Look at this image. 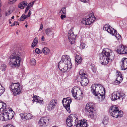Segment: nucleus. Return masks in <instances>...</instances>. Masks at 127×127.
Here are the masks:
<instances>
[{
	"instance_id": "nucleus-8",
	"label": "nucleus",
	"mask_w": 127,
	"mask_h": 127,
	"mask_svg": "<svg viewBox=\"0 0 127 127\" xmlns=\"http://www.w3.org/2000/svg\"><path fill=\"white\" fill-rule=\"evenodd\" d=\"M77 120V118L75 115L73 114L70 115L67 118L66 120V124L68 126L71 127Z\"/></svg>"
},
{
	"instance_id": "nucleus-43",
	"label": "nucleus",
	"mask_w": 127,
	"mask_h": 127,
	"mask_svg": "<svg viewBox=\"0 0 127 127\" xmlns=\"http://www.w3.org/2000/svg\"><path fill=\"white\" fill-rule=\"evenodd\" d=\"M12 12V11H11L10 10H8V11H6L5 13V16H7L11 14Z\"/></svg>"
},
{
	"instance_id": "nucleus-5",
	"label": "nucleus",
	"mask_w": 127,
	"mask_h": 127,
	"mask_svg": "<svg viewBox=\"0 0 127 127\" xmlns=\"http://www.w3.org/2000/svg\"><path fill=\"white\" fill-rule=\"evenodd\" d=\"M9 88L14 96L19 95L22 92V88L19 83H11L9 86Z\"/></svg>"
},
{
	"instance_id": "nucleus-54",
	"label": "nucleus",
	"mask_w": 127,
	"mask_h": 127,
	"mask_svg": "<svg viewBox=\"0 0 127 127\" xmlns=\"http://www.w3.org/2000/svg\"><path fill=\"white\" fill-rule=\"evenodd\" d=\"M14 23H15V25H19V23L17 22H15Z\"/></svg>"
},
{
	"instance_id": "nucleus-53",
	"label": "nucleus",
	"mask_w": 127,
	"mask_h": 127,
	"mask_svg": "<svg viewBox=\"0 0 127 127\" xmlns=\"http://www.w3.org/2000/svg\"><path fill=\"white\" fill-rule=\"evenodd\" d=\"M1 0H0V10L1 9Z\"/></svg>"
},
{
	"instance_id": "nucleus-35",
	"label": "nucleus",
	"mask_w": 127,
	"mask_h": 127,
	"mask_svg": "<svg viewBox=\"0 0 127 127\" xmlns=\"http://www.w3.org/2000/svg\"><path fill=\"white\" fill-rule=\"evenodd\" d=\"M102 123L104 125H106L108 123V119L107 118H104L102 122Z\"/></svg>"
},
{
	"instance_id": "nucleus-34",
	"label": "nucleus",
	"mask_w": 127,
	"mask_h": 127,
	"mask_svg": "<svg viewBox=\"0 0 127 127\" xmlns=\"http://www.w3.org/2000/svg\"><path fill=\"white\" fill-rule=\"evenodd\" d=\"M26 113H22L20 114V115L22 119H26Z\"/></svg>"
},
{
	"instance_id": "nucleus-63",
	"label": "nucleus",
	"mask_w": 127,
	"mask_h": 127,
	"mask_svg": "<svg viewBox=\"0 0 127 127\" xmlns=\"http://www.w3.org/2000/svg\"><path fill=\"white\" fill-rule=\"evenodd\" d=\"M14 0V1H15V2L17 0Z\"/></svg>"
},
{
	"instance_id": "nucleus-19",
	"label": "nucleus",
	"mask_w": 127,
	"mask_h": 127,
	"mask_svg": "<svg viewBox=\"0 0 127 127\" xmlns=\"http://www.w3.org/2000/svg\"><path fill=\"white\" fill-rule=\"evenodd\" d=\"M86 18L87 22L88 23L87 24L89 25L93 22L96 19V18L94 16L93 14L92 13L86 17Z\"/></svg>"
},
{
	"instance_id": "nucleus-62",
	"label": "nucleus",
	"mask_w": 127,
	"mask_h": 127,
	"mask_svg": "<svg viewBox=\"0 0 127 127\" xmlns=\"http://www.w3.org/2000/svg\"><path fill=\"white\" fill-rule=\"evenodd\" d=\"M52 127H58L56 126H53Z\"/></svg>"
},
{
	"instance_id": "nucleus-26",
	"label": "nucleus",
	"mask_w": 127,
	"mask_h": 127,
	"mask_svg": "<svg viewBox=\"0 0 127 127\" xmlns=\"http://www.w3.org/2000/svg\"><path fill=\"white\" fill-rule=\"evenodd\" d=\"M82 61V59L81 57L78 55H76L75 57L76 64H79L81 63Z\"/></svg>"
},
{
	"instance_id": "nucleus-10",
	"label": "nucleus",
	"mask_w": 127,
	"mask_h": 127,
	"mask_svg": "<svg viewBox=\"0 0 127 127\" xmlns=\"http://www.w3.org/2000/svg\"><path fill=\"white\" fill-rule=\"evenodd\" d=\"M79 73L80 75L81 76V78L82 79L80 82L81 85L83 86H86L89 82V80L87 77L86 74L81 71H80Z\"/></svg>"
},
{
	"instance_id": "nucleus-55",
	"label": "nucleus",
	"mask_w": 127,
	"mask_h": 127,
	"mask_svg": "<svg viewBox=\"0 0 127 127\" xmlns=\"http://www.w3.org/2000/svg\"><path fill=\"white\" fill-rule=\"evenodd\" d=\"M15 23H14L13 24H12L11 25V27H12L13 26H14V25H15Z\"/></svg>"
},
{
	"instance_id": "nucleus-47",
	"label": "nucleus",
	"mask_w": 127,
	"mask_h": 127,
	"mask_svg": "<svg viewBox=\"0 0 127 127\" xmlns=\"http://www.w3.org/2000/svg\"><path fill=\"white\" fill-rule=\"evenodd\" d=\"M35 52L36 53L38 54L39 53H41L42 51H41L39 49L37 48L35 50Z\"/></svg>"
},
{
	"instance_id": "nucleus-22",
	"label": "nucleus",
	"mask_w": 127,
	"mask_h": 127,
	"mask_svg": "<svg viewBox=\"0 0 127 127\" xmlns=\"http://www.w3.org/2000/svg\"><path fill=\"white\" fill-rule=\"evenodd\" d=\"M6 110L8 114V115L9 116V117L10 119H11L13 117L14 112L13 110L12 109L10 108H6Z\"/></svg>"
},
{
	"instance_id": "nucleus-4",
	"label": "nucleus",
	"mask_w": 127,
	"mask_h": 127,
	"mask_svg": "<svg viewBox=\"0 0 127 127\" xmlns=\"http://www.w3.org/2000/svg\"><path fill=\"white\" fill-rule=\"evenodd\" d=\"M100 85L98 84L97 85H92L91 87V91L93 94L97 96L98 98L103 99L105 98V90L102 86H98Z\"/></svg>"
},
{
	"instance_id": "nucleus-40",
	"label": "nucleus",
	"mask_w": 127,
	"mask_h": 127,
	"mask_svg": "<svg viewBox=\"0 0 127 127\" xmlns=\"http://www.w3.org/2000/svg\"><path fill=\"white\" fill-rule=\"evenodd\" d=\"M6 65L4 64H2L1 65L0 69L2 71H5L6 70Z\"/></svg>"
},
{
	"instance_id": "nucleus-49",
	"label": "nucleus",
	"mask_w": 127,
	"mask_h": 127,
	"mask_svg": "<svg viewBox=\"0 0 127 127\" xmlns=\"http://www.w3.org/2000/svg\"><path fill=\"white\" fill-rule=\"evenodd\" d=\"M31 11H32L31 9H30L29 10V12H28V16L29 17L30 16V15H31V14H32Z\"/></svg>"
},
{
	"instance_id": "nucleus-11",
	"label": "nucleus",
	"mask_w": 127,
	"mask_h": 127,
	"mask_svg": "<svg viewBox=\"0 0 127 127\" xmlns=\"http://www.w3.org/2000/svg\"><path fill=\"white\" fill-rule=\"evenodd\" d=\"M125 97V94L121 92H117L116 93L114 92L112 94V100L113 101L120 98L123 99Z\"/></svg>"
},
{
	"instance_id": "nucleus-14",
	"label": "nucleus",
	"mask_w": 127,
	"mask_h": 127,
	"mask_svg": "<svg viewBox=\"0 0 127 127\" xmlns=\"http://www.w3.org/2000/svg\"><path fill=\"white\" fill-rule=\"evenodd\" d=\"M68 39L71 44H73L75 42L76 36L73 34V30H70L68 34Z\"/></svg>"
},
{
	"instance_id": "nucleus-41",
	"label": "nucleus",
	"mask_w": 127,
	"mask_h": 127,
	"mask_svg": "<svg viewBox=\"0 0 127 127\" xmlns=\"http://www.w3.org/2000/svg\"><path fill=\"white\" fill-rule=\"evenodd\" d=\"M25 16V14H23L19 20V21H24L25 19L24 17Z\"/></svg>"
},
{
	"instance_id": "nucleus-28",
	"label": "nucleus",
	"mask_w": 127,
	"mask_h": 127,
	"mask_svg": "<svg viewBox=\"0 0 127 127\" xmlns=\"http://www.w3.org/2000/svg\"><path fill=\"white\" fill-rule=\"evenodd\" d=\"M6 106L5 103L2 102H0V112L4 111V109L6 108Z\"/></svg>"
},
{
	"instance_id": "nucleus-3",
	"label": "nucleus",
	"mask_w": 127,
	"mask_h": 127,
	"mask_svg": "<svg viewBox=\"0 0 127 127\" xmlns=\"http://www.w3.org/2000/svg\"><path fill=\"white\" fill-rule=\"evenodd\" d=\"M21 54L20 53H12L8 59V64L13 67H19L21 62Z\"/></svg>"
},
{
	"instance_id": "nucleus-27",
	"label": "nucleus",
	"mask_w": 127,
	"mask_h": 127,
	"mask_svg": "<svg viewBox=\"0 0 127 127\" xmlns=\"http://www.w3.org/2000/svg\"><path fill=\"white\" fill-rule=\"evenodd\" d=\"M28 3L26 1H22L18 5V7L21 9H23L24 7H26Z\"/></svg>"
},
{
	"instance_id": "nucleus-60",
	"label": "nucleus",
	"mask_w": 127,
	"mask_h": 127,
	"mask_svg": "<svg viewBox=\"0 0 127 127\" xmlns=\"http://www.w3.org/2000/svg\"><path fill=\"white\" fill-rule=\"evenodd\" d=\"M14 16H12V17H11V19H14Z\"/></svg>"
},
{
	"instance_id": "nucleus-15",
	"label": "nucleus",
	"mask_w": 127,
	"mask_h": 127,
	"mask_svg": "<svg viewBox=\"0 0 127 127\" xmlns=\"http://www.w3.org/2000/svg\"><path fill=\"white\" fill-rule=\"evenodd\" d=\"M115 51L120 54H127V47L124 46L120 45L115 50Z\"/></svg>"
},
{
	"instance_id": "nucleus-2",
	"label": "nucleus",
	"mask_w": 127,
	"mask_h": 127,
	"mask_svg": "<svg viewBox=\"0 0 127 127\" xmlns=\"http://www.w3.org/2000/svg\"><path fill=\"white\" fill-rule=\"evenodd\" d=\"M112 56V59H113L114 54L112 53L111 50L108 48H105L103 50L102 53L99 54V59L102 64H107L110 60V57Z\"/></svg>"
},
{
	"instance_id": "nucleus-6",
	"label": "nucleus",
	"mask_w": 127,
	"mask_h": 127,
	"mask_svg": "<svg viewBox=\"0 0 127 127\" xmlns=\"http://www.w3.org/2000/svg\"><path fill=\"white\" fill-rule=\"evenodd\" d=\"M109 112L111 116L116 118L122 117L123 114V111L121 110L119 111L118 108L115 105L111 107Z\"/></svg>"
},
{
	"instance_id": "nucleus-24",
	"label": "nucleus",
	"mask_w": 127,
	"mask_h": 127,
	"mask_svg": "<svg viewBox=\"0 0 127 127\" xmlns=\"http://www.w3.org/2000/svg\"><path fill=\"white\" fill-rule=\"evenodd\" d=\"M78 90H79V88L76 87H74L73 88L71 91V92L74 97L75 96L79 94V92L78 91Z\"/></svg>"
},
{
	"instance_id": "nucleus-59",
	"label": "nucleus",
	"mask_w": 127,
	"mask_h": 127,
	"mask_svg": "<svg viewBox=\"0 0 127 127\" xmlns=\"http://www.w3.org/2000/svg\"><path fill=\"white\" fill-rule=\"evenodd\" d=\"M3 87L1 85L0 83V88H1Z\"/></svg>"
},
{
	"instance_id": "nucleus-46",
	"label": "nucleus",
	"mask_w": 127,
	"mask_h": 127,
	"mask_svg": "<svg viewBox=\"0 0 127 127\" xmlns=\"http://www.w3.org/2000/svg\"><path fill=\"white\" fill-rule=\"evenodd\" d=\"M85 47V44L83 42L81 43L80 46V48L82 49H84Z\"/></svg>"
},
{
	"instance_id": "nucleus-16",
	"label": "nucleus",
	"mask_w": 127,
	"mask_h": 127,
	"mask_svg": "<svg viewBox=\"0 0 127 127\" xmlns=\"http://www.w3.org/2000/svg\"><path fill=\"white\" fill-rule=\"evenodd\" d=\"M57 100L54 99H52L48 104L47 109L49 111H51L54 109L56 106L57 104Z\"/></svg>"
},
{
	"instance_id": "nucleus-25",
	"label": "nucleus",
	"mask_w": 127,
	"mask_h": 127,
	"mask_svg": "<svg viewBox=\"0 0 127 127\" xmlns=\"http://www.w3.org/2000/svg\"><path fill=\"white\" fill-rule=\"evenodd\" d=\"M107 31L109 33L111 34L112 35L115 34L117 32L116 30H114L111 26H109L108 29H107Z\"/></svg>"
},
{
	"instance_id": "nucleus-31",
	"label": "nucleus",
	"mask_w": 127,
	"mask_h": 127,
	"mask_svg": "<svg viewBox=\"0 0 127 127\" xmlns=\"http://www.w3.org/2000/svg\"><path fill=\"white\" fill-rule=\"evenodd\" d=\"M80 95H79V94H78L74 97L76 99L78 100H81L83 98V94L82 93H81L80 94Z\"/></svg>"
},
{
	"instance_id": "nucleus-23",
	"label": "nucleus",
	"mask_w": 127,
	"mask_h": 127,
	"mask_svg": "<svg viewBox=\"0 0 127 127\" xmlns=\"http://www.w3.org/2000/svg\"><path fill=\"white\" fill-rule=\"evenodd\" d=\"M46 34L48 36H53L54 33L53 30L51 28H48L46 29L45 31Z\"/></svg>"
},
{
	"instance_id": "nucleus-44",
	"label": "nucleus",
	"mask_w": 127,
	"mask_h": 127,
	"mask_svg": "<svg viewBox=\"0 0 127 127\" xmlns=\"http://www.w3.org/2000/svg\"><path fill=\"white\" fill-rule=\"evenodd\" d=\"M5 91V88L4 87H2L0 89V95L2 94Z\"/></svg>"
},
{
	"instance_id": "nucleus-61",
	"label": "nucleus",
	"mask_w": 127,
	"mask_h": 127,
	"mask_svg": "<svg viewBox=\"0 0 127 127\" xmlns=\"http://www.w3.org/2000/svg\"><path fill=\"white\" fill-rule=\"evenodd\" d=\"M27 26H28V25H25V27H26V28L27 27Z\"/></svg>"
},
{
	"instance_id": "nucleus-50",
	"label": "nucleus",
	"mask_w": 127,
	"mask_h": 127,
	"mask_svg": "<svg viewBox=\"0 0 127 127\" xmlns=\"http://www.w3.org/2000/svg\"><path fill=\"white\" fill-rule=\"evenodd\" d=\"M61 18L62 19H64V18H65L66 17V16L65 15H62L61 16Z\"/></svg>"
},
{
	"instance_id": "nucleus-9",
	"label": "nucleus",
	"mask_w": 127,
	"mask_h": 127,
	"mask_svg": "<svg viewBox=\"0 0 127 127\" xmlns=\"http://www.w3.org/2000/svg\"><path fill=\"white\" fill-rule=\"evenodd\" d=\"M72 101V100L70 97H69L64 98L62 100L64 106L69 113L71 112L70 106V104Z\"/></svg>"
},
{
	"instance_id": "nucleus-42",
	"label": "nucleus",
	"mask_w": 127,
	"mask_h": 127,
	"mask_svg": "<svg viewBox=\"0 0 127 127\" xmlns=\"http://www.w3.org/2000/svg\"><path fill=\"white\" fill-rule=\"evenodd\" d=\"M26 115V120L31 119L32 118V114L30 113H28V114H27V113Z\"/></svg>"
},
{
	"instance_id": "nucleus-56",
	"label": "nucleus",
	"mask_w": 127,
	"mask_h": 127,
	"mask_svg": "<svg viewBox=\"0 0 127 127\" xmlns=\"http://www.w3.org/2000/svg\"><path fill=\"white\" fill-rule=\"evenodd\" d=\"M80 1L83 2H86V0H79Z\"/></svg>"
},
{
	"instance_id": "nucleus-13",
	"label": "nucleus",
	"mask_w": 127,
	"mask_h": 127,
	"mask_svg": "<svg viewBox=\"0 0 127 127\" xmlns=\"http://www.w3.org/2000/svg\"><path fill=\"white\" fill-rule=\"evenodd\" d=\"M76 127H87V120H81L77 121L74 123Z\"/></svg>"
},
{
	"instance_id": "nucleus-36",
	"label": "nucleus",
	"mask_w": 127,
	"mask_h": 127,
	"mask_svg": "<svg viewBox=\"0 0 127 127\" xmlns=\"http://www.w3.org/2000/svg\"><path fill=\"white\" fill-rule=\"evenodd\" d=\"M60 13L64 14L66 13V7H64L62 8L60 12Z\"/></svg>"
},
{
	"instance_id": "nucleus-38",
	"label": "nucleus",
	"mask_w": 127,
	"mask_h": 127,
	"mask_svg": "<svg viewBox=\"0 0 127 127\" xmlns=\"http://www.w3.org/2000/svg\"><path fill=\"white\" fill-rule=\"evenodd\" d=\"M36 61L35 60L33 59H32L31 60V64L32 65H34L35 64Z\"/></svg>"
},
{
	"instance_id": "nucleus-39",
	"label": "nucleus",
	"mask_w": 127,
	"mask_h": 127,
	"mask_svg": "<svg viewBox=\"0 0 127 127\" xmlns=\"http://www.w3.org/2000/svg\"><path fill=\"white\" fill-rule=\"evenodd\" d=\"M115 35V37L118 39H119L121 38V36L120 35L119 33L117 34V32H116L114 34Z\"/></svg>"
},
{
	"instance_id": "nucleus-18",
	"label": "nucleus",
	"mask_w": 127,
	"mask_h": 127,
	"mask_svg": "<svg viewBox=\"0 0 127 127\" xmlns=\"http://www.w3.org/2000/svg\"><path fill=\"white\" fill-rule=\"evenodd\" d=\"M116 75L115 81L114 82V84L115 85L119 84L123 80L122 76L120 72H118Z\"/></svg>"
},
{
	"instance_id": "nucleus-33",
	"label": "nucleus",
	"mask_w": 127,
	"mask_h": 127,
	"mask_svg": "<svg viewBox=\"0 0 127 127\" xmlns=\"http://www.w3.org/2000/svg\"><path fill=\"white\" fill-rule=\"evenodd\" d=\"M81 23H82L84 24L85 25H88L87 24L88 23L87 22L86 17L85 18H83L81 20Z\"/></svg>"
},
{
	"instance_id": "nucleus-17",
	"label": "nucleus",
	"mask_w": 127,
	"mask_h": 127,
	"mask_svg": "<svg viewBox=\"0 0 127 127\" xmlns=\"http://www.w3.org/2000/svg\"><path fill=\"white\" fill-rule=\"evenodd\" d=\"M3 112L0 114V120L1 121L8 120H9V116L6 110V108L4 109Z\"/></svg>"
},
{
	"instance_id": "nucleus-52",
	"label": "nucleus",
	"mask_w": 127,
	"mask_h": 127,
	"mask_svg": "<svg viewBox=\"0 0 127 127\" xmlns=\"http://www.w3.org/2000/svg\"><path fill=\"white\" fill-rule=\"evenodd\" d=\"M45 40V38L43 36H42L41 37V41H44Z\"/></svg>"
},
{
	"instance_id": "nucleus-57",
	"label": "nucleus",
	"mask_w": 127,
	"mask_h": 127,
	"mask_svg": "<svg viewBox=\"0 0 127 127\" xmlns=\"http://www.w3.org/2000/svg\"><path fill=\"white\" fill-rule=\"evenodd\" d=\"M24 17H25V19H26V18L28 17H29V16H28V15H25V16Z\"/></svg>"
},
{
	"instance_id": "nucleus-32",
	"label": "nucleus",
	"mask_w": 127,
	"mask_h": 127,
	"mask_svg": "<svg viewBox=\"0 0 127 127\" xmlns=\"http://www.w3.org/2000/svg\"><path fill=\"white\" fill-rule=\"evenodd\" d=\"M38 43L37 38L35 37L34 38L33 42L31 45V47L32 48L35 47Z\"/></svg>"
},
{
	"instance_id": "nucleus-7",
	"label": "nucleus",
	"mask_w": 127,
	"mask_h": 127,
	"mask_svg": "<svg viewBox=\"0 0 127 127\" xmlns=\"http://www.w3.org/2000/svg\"><path fill=\"white\" fill-rule=\"evenodd\" d=\"M92 104L89 103L86 105L85 111L88 112L90 117L92 119H95L96 118L97 115L96 111L94 110Z\"/></svg>"
},
{
	"instance_id": "nucleus-12",
	"label": "nucleus",
	"mask_w": 127,
	"mask_h": 127,
	"mask_svg": "<svg viewBox=\"0 0 127 127\" xmlns=\"http://www.w3.org/2000/svg\"><path fill=\"white\" fill-rule=\"evenodd\" d=\"M49 118L48 117L41 118L39 120L38 124L40 127H45L49 123Z\"/></svg>"
},
{
	"instance_id": "nucleus-45",
	"label": "nucleus",
	"mask_w": 127,
	"mask_h": 127,
	"mask_svg": "<svg viewBox=\"0 0 127 127\" xmlns=\"http://www.w3.org/2000/svg\"><path fill=\"white\" fill-rule=\"evenodd\" d=\"M109 25L108 24H106L105 25L103 26V29L104 30L107 31V29H108Z\"/></svg>"
},
{
	"instance_id": "nucleus-64",
	"label": "nucleus",
	"mask_w": 127,
	"mask_h": 127,
	"mask_svg": "<svg viewBox=\"0 0 127 127\" xmlns=\"http://www.w3.org/2000/svg\"><path fill=\"white\" fill-rule=\"evenodd\" d=\"M1 16V15H0V17Z\"/></svg>"
},
{
	"instance_id": "nucleus-21",
	"label": "nucleus",
	"mask_w": 127,
	"mask_h": 127,
	"mask_svg": "<svg viewBox=\"0 0 127 127\" xmlns=\"http://www.w3.org/2000/svg\"><path fill=\"white\" fill-rule=\"evenodd\" d=\"M122 68L125 70L127 69V58H123L120 63Z\"/></svg>"
},
{
	"instance_id": "nucleus-51",
	"label": "nucleus",
	"mask_w": 127,
	"mask_h": 127,
	"mask_svg": "<svg viewBox=\"0 0 127 127\" xmlns=\"http://www.w3.org/2000/svg\"><path fill=\"white\" fill-rule=\"evenodd\" d=\"M43 28V25L42 24H41L40 26V28L39 29V30L40 31Z\"/></svg>"
},
{
	"instance_id": "nucleus-48",
	"label": "nucleus",
	"mask_w": 127,
	"mask_h": 127,
	"mask_svg": "<svg viewBox=\"0 0 127 127\" xmlns=\"http://www.w3.org/2000/svg\"><path fill=\"white\" fill-rule=\"evenodd\" d=\"M15 2L14 0H9L8 1V3L11 4H13Z\"/></svg>"
},
{
	"instance_id": "nucleus-37",
	"label": "nucleus",
	"mask_w": 127,
	"mask_h": 127,
	"mask_svg": "<svg viewBox=\"0 0 127 127\" xmlns=\"http://www.w3.org/2000/svg\"><path fill=\"white\" fill-rule=\"evenodd\" d=\"M91 66L92 69L93 71L95 73H96V67H95V65L93 64H92Z\"/></svg>"
},
{
	"instance_id": "nucleus-30",
	"label": "nucleus",
	"mask_w": 127,
	"mask_h": 127,
	"mask_svg": "<svg viewBox=\"0 0 127 127\" xmlns=\"http://www.w3.org/2000/svg\"><path fill=\"white\" fill-rule=\"evenodd\" d=\"M34 3V2L33 1L32 2H31L28 4L25 10V13H26L27 12L29 9L33 5Z\"/></svg>"
},
{
	"instance_id": "nucleus-58",
	"label": "nucleus",
	"mask_w": 127,
	"mask_h": 127,
	"mask_svg": "<svg viewBox=\"0 0 127 127\" xmlns=\"http://www.w3.org/2000/svg\"><path fill=\"white\" fill-rule=\"evenodd\" d=\"M11 19H10L9 20V23L10 24H11Z\"/></svg>"
},
{
	"instance_id": "nucleus-29",
	"label": "nucleus",
	"mask_w": 127,
	"mask_h": 127,
	"mask_svg": "<svg viewBox=\"0 0 127 127\" xmlns=\"http://www.w3.org/2000/svg\"><path fill=\"white\" fill-rule=\"evenodd\" d=\"M42 52L45 54L47 55L49 54L50 52V50L49 49L47 48L44 47L42 50Z\"/></svg>"
},
{
	"instance_id": "nucleus-20",
	"label": "nucleus",
	"mask_w": 127,
	"mask_h": 127,
	"mask_svg": "<svg viewBox=\"0 0 127 127\" xmlns=\"http://www.w3.org/2000/svg\"><path fill=\"white\" fill-rule=\"evenodd\" d=\"M32 98H33V99L32 101L33 102H36L37 103H39L40 104H42L44 103L43 99L38 96L35 95L33 94Z\"/></svg>"
},
{
	"instance_id": "nucleus-1",
	"label": "nucleus",
	"mask_w": 127,
	"mask_h": 127,
	"mask_svg": "<svg viewBox=\"0 0 127 127\" xmlns=\"http://www.w3.org/2000/svg\"><path fill=\"white\" fill-rule=\"evenodd\" d=\"M71 65L70 59L67 55L63 56L58 65L59 69L63 72H68L71 68Z\"/></svg>"
}]
</instances>
